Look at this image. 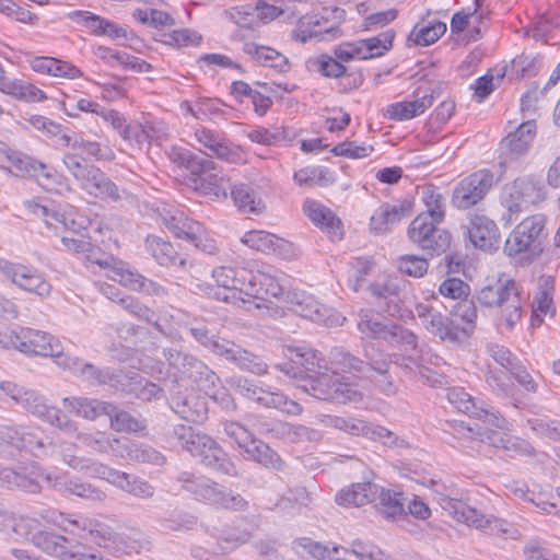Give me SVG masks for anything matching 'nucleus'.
Masks as SVG:
<instances>
[{"mask_svg": "<svg viewBox=\"0 0 560 560\" xmlns=\"http://www.w3.org/2000/svg\"><path fill=\"white\" fill-rule=\"evenodd\" d=\"M178 480L183 483V487L188 492L192 493L198 500L218 506L223 486L208 478L195 477L187 472L182 474Z\"/></svg>", "mask_w": 560, "mask_h": 560, "instance_id": "obj_38", "label": "nucleus"}, {"mask_svg": "<svg viewBox=\"0 0 560 560\" xmlns=\"http://www.w3.org/2000/svg\"><path fill=\"white\" fill-rule=\"evenodd\" d=\"M60 359L61 360L57 361L59 366L73 372L75 375L88 382L102 384L110 381V376L107 371H100L93 364L85 363L78 358H73L67 354L60 357Z\"/></svg>", "mask_w": 560, "mask_h": 560, "instance_id": "obj_46", "label": "nucleus"}, {"mask_svg": "<svg viewBox=\"0 0 560 560\" xmlns=\"http://www.w3.org/2000/svg\"><path fill=\"white\" fill-rule=\"evenodd\" d=\"M24 206L31 214L40 219L46 228L56 235H61L65 231L79 233L86 229L88 220L71 206H48L33 200L25 201Z\"/></svg>", "mask_w": 560, "mask_h": 560, "instance_id": "obj_13", "label": "nucleus"}, {"mask_svg": "<svg viewBox=\"0 0 560 560\" xmlns=\"http://www.w3.org/2000/svg\"><path fill=\"white\" fill-rule=\"evenodd\" d=\"M434 93L431 88L420 86L413 92L415 100L390 104L386 114L390 119L398 121L415 118L432 106L435 98Z\"/></svg>", "mask_w": 560, "mask_h": 560, "instance_id": "obj_32", "label": "nucleus"}, {"mask_svg": "<svg viewBox=\"0 0 560 560\" xmlns=\"http://www.w3.org/2000/svg\"><path fill=\"white\" fill-rule=\"evenodd\" d=\"M194 138L218 159L229 160L233 153L232 143L224 132L197 125L194 127Z\"/></svg>", "mask_w": 560, "mask_h": 560, "instance_id": "obj_36", "label": "nucleus"}, {"mask_svg": "<svg viewBox=\"0 0 560 560\" xmlns=\"http://www.w3.org/2000/svg\"><path fill=\"white\" fill-rule=\"evenodd\" d=\"M63 246L78 254H85L86 267L91 268L96 265L105 270V276L118 282L119 284L142 293L162 295L165 290L159 283L147 279L128 264L114 261L113 258L104 257L98 250L94 249L91 243L61 235Z\"/></svg>", "mask_w": 560, "mask_h": 560, "instance_id": "obj_2", "label": "nucleus"}, {"mask_svg": "<svg viewBox=\"0 0 560 560\" xmlns=\"http://www.w3.org/2000/svg\"><path fill=\"white\" fill-rule=\"evenodd\" d=\"M493 177H464L454 188L452 203L468 209L481 201L493 185Z\"/></svg>", "mask_w": 560, "mask_h": 560, "instance_id": "obj_30", "label": "nucleus"}, {"mask_svg": "<svg viewBox=\"0 0 560 560\" xmlns=\"http://www.w3.org/2000/svg\"><path fill=\"white\" fill-rule=\"evenodd\" d=\"M3 94L25 103H38L47 100L45 92L31 81L16 78H12Z\"/></svg>", "mask_w": 560, "mask_h": 560, "instance_id": "obj_52", "label": "nucleus"}, {"mask_svg": "<svg viewBox=\"0 0 560 560\" xmlns=\"http://www.w3.org/2000/svg\"><path fill=\"white\" fill-rule=\"evenodd\" d=\"M248 425L259 434H272L288 442H298L310 438L311 431L304 425H294L283 421L262 422L248 419Z\"/></svg>", "mask_w": 560, "mask_h": 560, "instance_id": "obj_35", "label": "nucleus"}, {"mask_svg": "<svg viewBox=\"0 0 560 560\" xmlns=\"http://www.w3.org/2000/svg\"><path fill=\"white\" fill-rule=\"evenodd\" d=\"M0 272L22 290L42 298L50 294L51 285L33 267L0 258Z\"/></svg>", "mask_w": 560, "mask_h": 560, "instance_id": "obj_23", "label": "nucleus"}, {"mask_svg": "<svg viewBox=\"0 0 560 560\" xmlns=\"http://www.w3.org/2000/svg\"><path fill=\"white\" fill-rule=\"evenodd\" d=\"M77 184L89 195L96 198L118 199V188L109 177H74Z\"/></svg>", "mask_w": 560, "mask_h": 560, "instance_id": "obj_54", "label": "nucleus"}, {"mask_svg": "<svg viewBox=\"0 0 560 560\" xmlns=\"http://www.w3.org/2000/svg\"><path fill=\"white\" fill-rule=\"evenodd\" d=\"M406 498L398 489L384 488L377 485L373 504L386 518H395L405 513Z\"/></svg>", "mask_w": 560, "mask_h": 560, "instance_id": "obj_42", "label": "nucleus"}, {"mask_svg": "<svg viewBox=\"0 0 560 560\" xmlns=\"http://www.w3.org/2000/svg\"><path fill=\"white\" fill-rule=\"evenodd\" d=\"M412 210L410 200H402L396 203H384L378 207L370 219V230L374 234H384L396 226Z\"/></svg>", "mask_w": 560, "mask_h": 560, "instance_id": "obj_33", "label": "nucleus"}, {"mask_svg": "<svg viewBox=\"0 0 560 560\" xmlns=\"http://www.w3.org/2000/svg\"><path fill=\"white\" fill-rule=\"evenodd\" d=\"M237 388L242 395L265 407L279 409L289 415L302 412V407L294 400L289 399L281 393L265 390L246 378L238 380Z\"/></svg>", "mask_w": 560, "mask_h": 560, "instance_id": "obj_27", "label": "nucleus"}, {"mask_svg": "<svg viewBox=\"0 0 560 560\" xmlns=\"http://www.w3.org/2000/svg\"><path fill=\"white\" fill-rule=\"evenodd\" d=\"M68 19L77 25L84 27L91 35L103 36L108 19L84 10H75L68 13Z\"/></svg>", "mask_w": 560, "mask_h": 560, "instance_id": "obj_62", "label": "nucleus"}, {"mask_svg": "<svg viewBox=\"0 0 560 560\" xmlns=\"http://www.w3.org/2000/svg\"><path fill=\"white\" fill-rule=\"evenodd\" d=\"M395 32L387 30L376 36L359 39L364 59H373L385 55L393 46Z\"/></svg>", "mask_w": 560, "mask_h": 560, "instance_id": "obj_57", "label": "nucleus"}, {"mask_svg": "<svg viewBox=\"0 0 560 560\" xmlns=\"http://www.w3.org/2000/svg\"><path fill=\"white\" fill-rule=\"evenodd\" d=\"M287 302L294 313L327 327L341 326L346 319L341 314L319 303L315 296L304 291H288Z\"/></svg>", "mask_w": 560, "mask_h": 560, "instance_id": "obj_18", "label": "nucleus"}, {"mask_svg": "<svg viewBox=\"0 0 560 560\" xmlns=\"http://www.w3.org/2000/svg\"><path fill=\"white\" fill-rule=\"evenodd\" d=\"M2 444L11 445L15 448H24L35 456L47 453L43 438L38 430H32L24 427L0 425V447Z\"/></svg>", "mask_w": 560, "mask_h": 560, "instance_id": "obj_29", "label": "nucleus"}, {"mask_svg": "<svg viewBox=\"0 0 560 560\" xmlns=\"http://www.w3.org/2000/svg\"><path fill=\"white\" fill-rule=\"evenodd\" d=\"M58 452L62 455L63 462L70 467L83 471L90 477L101 478L115 487L117 486L122 471L114 469L96 460L79 458L72 455H68L62 451Z\"/></svg>", "mask_w": 560, "mask_h": 560, "instance_id": "obj_39", "label": "nucleus"}, {"mask_svg": "<svg viewBox=\"0 0 560 560\" xmlns=\"http://www.w3.org/2000/svg\"><path fill=\"white\" fill-rule=\"evenodd\" d=\"M486 0H474L471 7H467L454 13L451 20L452 33H462L474 20L478 24H483L489 19V10H483Z\"/></svg>", "mask_w": 560, "mask_h": 560, "instance_id": "obj_49", "label": "nucleus"}, {"mask_svg": "<svg viewBox=\"0 0 560 560\" xmlns=\"http://www.w3.org/2000/svg\"><path fill=\"white\" fill-rule=\"evenodd\" d=\"M116 488L140 499H149L154 495V487L142 478L127 472H121Z\"/></svg>", "mask_w": 560, "mask_h": 560, "instance_id": "obj_64", "label": "nucleus"}, {"mask_svg": "<svg viewBox=\"0 0 560 560\" xmlns=\"http://www.w3.org/2000/svg\"><path fill=\"white\" fill-rule=\"evenodd\" d=\"M468 240L474 247L485 252L497 250L500 246L501 234L497 223L483 213H469L465 226Z\"/></svg>", "mask_w": 560, "mask_h": 560, "instance_id": "obj_24", "label": "nucleus"}, {"mask_svg": "<svg viewBox=\"0 0 560 560\" xmlns=\"http://www.w3.org/2000/svg\"><path fill=\"white\" fill-rule=\"evenodd\" d=\"M63 407L75 416L93 421L102 415L112 416L115 406L107 401L86 397H66Z\"/></svg>", "mask_w": 560, "mask_h": 560, "instance_id": "obj_37", "label": "nucleus"}, {"mask_svg": "<svg viewBox=\"0 0 560 560\" xmlns=\"http://www.w3.org/2000/svg\"><path fill=\"white\" fill-rule=\"evenodd\" d=\"M477 298L481 305L499 310L498 325L508 331L515 329L525 313L526 296L521 285L505 276L482 288Z\"/></svg>", "mask_w": 560, "mask_h": 560, "instance_id": "obj_3", "label": "nucleus"}, {"mask_svg": "<svg viewBox=\"0 0 560 560\" xmlns=\"http://www.w3.org/2000/svg\"><path fill=\"white\" fill-rule=\"evenodd\" d=\"M377 491V485L374 482H357L343 488L336 495V502L346 508H359L368 503H373L374 493Z\"/></svg>", "mask_w": 560, "mask_h": 560, "instance_id": "obj_44", "label": "nucleus"}, {"mask_svg": "<svg viewBox=\"0 0 560 560\" xmlns=\"http://www.w3.org/2000/svg\"><path fill=\"white\" fill-rule=\"evenodd\" d=\"M183 183L200 195L214 200H224L228 197L224 177H184Z\"/></svg>", "mask_w": 560, "mask_h": 560, "instance_id": "obj_48", "label": "nucleus"}, {"mask_svg": "<svg viewBox=\"0 0 560 560\" xmlns=\"http://www.w3.org/2000/svg\"><path fill=\"white\" fill-rule=\"evenodd\" d=\"M173 408L183 419L192 422L202 421L207 413V407L203 400L194 395L184 398H175L173 400Z\"/></svg>", "mask_w": 560, "mask_h": 560, "instance_id": "obj_56", "label": "nucleus"}, {"mask_svg": "<svg viewBox=\"0 0 560 560\" xmlns=\"http://www.w3.org/2000/svg\"><path fill=\"white\" fill-rule=\"evenodd\" d=\"M0 347L12 348L27 355L51 357L61 360V342L49 332L28 327L9 328L3 326Z\"/></svg>", "mask_w": 560, "mask_h": 560, "instance_id": "obj_7", "label": "nucleus"}, {"mask_svg": "<svg viewBox=\"0 0 560 560\" xmlns=\"http://www.w3.org/2000/svg\"><path fill=\"white\" fill-rule=\"evenodd\" d=\"M541 68L542 56L539 54L522 52L511 62V73L520 80L535 77Z\"/></svg>", "mask_w": 560, "mask_h": 560, "instance_id": "obj_60", "label": "nucleus"}, {"mask_svg": "<svg viewBox=\"0 0 560 560\" xmlns=\"http://www.w3.org/2000/svg\"><path fill=\"white\" fill-rule=\"evenodd\" d=\"M446 32V24L441 21H430L425 25L416 24L408 35V46H429L435 43Z\"/></svg>", "mask_w": 560, "mask_h": 560, "instance_id": "obj_51", "label": "nucleus"}, {"mask_svg": "<svg viewBox=\"0 0 560 560\" xmlns=\"http://www.w3.org/2000/svg\"><path fill=\"white\" fill-rule=\"evenodd\" d=\"M43 517L70 534L78 536L89 534L95 544L103 548H110V545L117 539L116 534L107 525L94 518L57 512H48Z\"/></svg>", "mask_w": 560, "mask_h": 560, "instance_id": "obj_14", "label": "nucleus"}, {"mask_svg": "<svg viewBox=\"0 0 560 560\" xmlns=\"http://www.w3.org/2000/svg\"><path fill=\"white\" fill-rule=\"evenodd\" d=\"M242 49L260 66L275 69L279 73H285L291 68L289 59L272 47L245 43Z\"/></svg>", "mask_w": 560, "mask_h": 560, "instance_id": "obj_40", "label": "nucleus"}, {"mask_svg": "<svg viewBox=\"0 0 560 560\" xmlns=\"http://www.w3.org/2000/svg\"><path fill=\"white\" fill-rule=\"evenodd\" d=\"M364 357L366 363L349 353L335 350L332 353V364L343 372H363L366 366L370 372L380 376H384L388 372L392 363L389 355L383 353L374 345L365 347Z\"/></svg>", "mask_w": 560, "mask_h": 560, "instance_id": "obj_22", "label": "nucleus"}, {"mask_svg": "<svg viewBox=\"0 0 560 560\" xmlns=\"http://www.w3.org/2000/svg\"><path fill=\"white\" fill-rule=\"evenodd\" d=\"M477 440L488 443L495 448H503L515 454L529 453V445L523 440L489 428L478 429Z\"/></svg>", "mask_w": 560, "mask_h": 560, "instance_id": "obj_45", "label": "nucleus"}, {"mask_svg": "<svg viewBox=\"0 0 560 560\" xmlns=\"http://www.w3.org/2000/svg\"><path fill=\"white\" fill-rule=\"evenodd\" d=\"M173 434L179 445L201 464L224 475H236L235 465L209 435L186 424L175 425Z\"/></svg>", "mask_w": 560, "mask_h": 560, "instance_id": "obj_4", "label": "nucleus"}, {"mask_svg": "<svg viewBox=\"0 0 560 560\" xmlns=\"http://www.w3.org/2000/svg\"><path fill=\"white\" fill-rule=\"evenodd\" d=\"M439 223L430 215L420 213L409 225L410 241L430 255L445 253L451 245V235L445 230L436 229Z\"/></svg>", "mask_w": 560, "mask_h": 560, "instance_id": "obj_17", "label": "nucleus"}, {"mask_svg": "<svg viewBox=\"0 0 560 560\" xmlns=\"http://www.w3.org/2000/svg\"><path fill=\"white\" fill-rule=\"evenodd\" d=\"M546 223L547 215L544 213H536L525 218L516 225L511 236L506 240V253L510 256L517 255L539 244L545 235Z\"/></svg>", "mask_w": 560, "mask_h": 560, "instance_id": "obj_21", "label": "nucleus"}, {"mask_svg": "<svg viewBox=\"0 0 560 560\" xmlns=\"http://www.w3.org/2000/svg\"><path fill=\"white\" fill-rule=\"evenodd\" d=\"M510 200H505L510 212L509 220L513 221L521 212L518 201L538 203L548 196V190L540 177H516L510 186L505 187Z\"/></svg>", "mask_w": 560, "mask_h": 560, "instance_id": "obj_19", "label": "nucleus"}, {"mask_svg": "<svg viewBox=\"0 0 560 560\" xmlns=\"http://www.w3.org/2000/svg\"><path fill=\"white\" fill-rule=\"evenodd\" d=\"M303 212L311 222L327 234L331 241H340L343 237L341 220L325 205L313 199H307L303 203Z\"/></svg>", "mask_w": 560, "mask_h": 560, "instance_id": "obj_28", "label": "nucleus"}, {"mask_svg": "<svg viewBox=\"0 0 560 560\" xmlns=\"http://www.w3.org/2000/svg\"><path fill=\"white\" fill-rule=\"evenodd\" d=\"M358 329L366 337L384 339L393 347L399 348L409 360H417V337L400 326L393 324L373 310H361Z\"/></svg>", "mask_w": 560, "mask_h": 560, "instance_id": "obj_6", "label": "nucleus"}, {"mask_svg": "<svg viewBox=\"0 0 560 560\" xmlns=\"http://www.w3.org/2000/svg\"><path fill=\"white\" fill-rule=\"evenodd\" d=\"M241 241L255 250L273 254L284 259L294 255V247L291 242L266 231L246 232Z\"/></svg>", "mask_w": 560, "mask_h": 560, "instance_id": "obj_31", "label": "nucleus"}, {"mask_svg": "<svg viewBox=\"0 0 560 560\" xmlns=\"http://www.w3.org/2000/svg\"><path fill=\"white\" fill-rule=\"evenodd\" d=\"M307 556L316 560H396L374 544L362 540L342 546L323 545L307 538Z\"/></svg>", "mask_w": 560, "mask_h": 560, "instance_id": "obj_11", "label": "nucleus"}, {"mask_svg": "<svg viewBox=\"0 0 560 560\" xmlns=\"http://www.w3.org/2000/svg\"><path fill=\"white\" fill-rule=\"evenodd\" d=\"M168 362L167 376L174 381L190 380L210 398L222 399L225 392L218 376L201 361L190 354L174 349L164 351Z\"/></svg>", "mask_w": 560, "mask_h": 560, "instance_id": "obj_5", "label": "nucleus"}, {"mask_svg": "<svg viewBox=\"0 0 560 560\" xmlns=\"http://www.w3.org/2000/svg\"><path fill=\"white\" fill-rule=\"evenodd\" d=\"M32 542L45 551L48 555H51L57 558H61L67 560L70 558L71 553L66 551L65 544L67 542V538L63 536L46 533V532H37L32 535Z\"/></svg>", "mask_w": 560, "mask_h": 560, "instance_id": "obj_58", "label": "nucleus"}, {"mask_svg": "<svg viewBox=\"0 0 560 560\" xmlns=\"http://www.w3.org/2000/svg\"><path fill=\"white\" fill-rule=\"evenodd\" d=\"M455 516L459 522L475 527L482 533L500 539L516 540L521 537L520 529L506 520L494 515H486L474 508L457 503L455 506Z\"/></svg>", "mask_w": 560, "mask_h": 560, "instance_id": "obj_16", "label": "nucleus"}, {"mask_svg": "<svg viewBox=\"0 0 560 560\" xmlns=\"http://www.w3.org/2000/svg\"><path fill=\"white\" fill-rule=\"evenodd\" d=\"M231 197L243 212L259 213L265 207L259 192L246 183L234 184L231 188Z\"/></svg>", "mask_w": 560, "mask_h": 560, "instance_id": "obj_47", "label": "nucleus"}, {"mask_svg": "<svg viewBox=\"0 0 560 560\" xmlns=\"http://www.w3.org/2000/svg\"><path fill=\"white\" fill-rule=\"evenodd\" d=\"M244 298L250 301V310H261L256 300L266 298H280L290 285V278L282 271L271 267L261 266L256 271H249Z\"/></svg>", "mask_w": 560, "mask_h": 560, "instance_id": "obj_12", "label": "nucleus"}, {"mask_svg": "<svg viewBox=\"0 0 560 560\" xmlns=\"http://www.w3.org/2000/svg\"><path fill=\"white\" fill-rule=\"evenodd\" d=\"M166 154L173 163L189 171L190 175H202L214 170V162L210 158L199 156L182 147L173 145Z\"/></svg>", "mask_w": 560, "mask_h": 560, "instance_id": "obj_41", "label": "nucleus"}, {"mask_svg": "<svg viewBox=\"0 0 560 560\" xmlns=\"http://www.w3.org/2000/svg\"><path fill=\"white\" fill-rule=\"evenodd\" d=\"M145 250L161 266L175 265L178 258L174 246L166 240L155 235H149L144 242Z\"/></svg>", "mask_w": 560, "mask_h": 560, "instance_id": "obj_53", "label": "nucleus"}, {"mask_svg": "<svg viewBox=\"0 0 560 560\" xmlns=\"http://www.w3.org/2000/svg\"><path fill=\"white\" fill-rule=\"evenodd\" d=\"M327 23V19L320 14L305 15L299 21L298 27L293 32V37L301 43H306L315 37L323 40L339 37L341 34L340 28L334 25L326 26Z\"/></svg>", "mask_w": 560, "mask_h": 560, "instance_id": "obj_34", "label": "nucleus"}, {"mask_svg": "<svg viewBox=\"0 0 560 560\" xmlns=\"http://www.w3.org/2000/svg\"><path fill=\"white\" fill-rule=\"evenodd\" d=\"M4 397L11 398L15 404L65 432L77 431L74 421L63 416L56 407L48 406L45 399L34 390L25 389L9 381H0V399Z\"/></svg>", "mask_w": 560, "mask_h": 560, "instance_id": "obj_9", "label": "nucleus"}, {"mask_svg": "<svg viewBox=\"0 0 560 560\" xmlns=\"http://www.w3.org/2000/svg\"><path fill=\"white\" fill-rule=\"evenodd\" d=\"M212 277L217 284L225 289L230 294L220 295L214 293L215 298L223 301L232 299L234 303L241 302L246 310H250V301L244 298L247 278L249 271L242 269L235 270L232 267L222 266L212 271Z\"/></svg>", "mask_w": 560, "mask_h": 560, "instance_id": "obj_26", "label": "nucleus"}, {"mask_svg": "<svg viewBox=\"0 0 560 560\" xmlns=\"http://www.w3.org/2000/svg\"><path fill=\"white\" fill-rule=\"evenodd\" d=\"M225 434L242 448L246 458L253 459L268 468L280 469L282 466L279 455L266 443L254 438L250 425L228 421L224 424Z\"/></svg>", "mask_w": 560, "mask_h": 560, "instance_id": "obj_15", "label": "nucleus"}, {"mask_svg": "<svg viewBox=\"0 0 560 560\" xmlns=\"http://www.w3.org/2000/svg\"><path fill=\"white\" fill-rule=\"evenodd\" d=\"M247 137L256 143L265 145H275L280 142H290L295 138V131L285 127L264 128L257 127L252 129Z\"/></svg>", "mask_w": 560, "mask_h": 560, "instance_id": "obj_55", "label": "nucleus"}, {"mask_svg": "<svg viewBox=\"0 0 560 560\" xmlns=\"http://www.w3.org/2000/svg\"><path fill=\"white\" fill-rule=\"evenodd\" d=\"M124 451L119 452L120 457L135 462L149 463L152 465H163L165 457L153 447L128 440L121 441Z\"/></svg>", "mask_w": 560, "mask_h": 560, "instance_id": "obj_50", "label": "nucleus"}, {"mask_svg": "<svg viewBox=\"0 0 560 560\" xmlns=\"http://www.w3.org/2000/svg\"><path fill=\"white\" fill-rule=\"evenodd\" d=\"M299 388L317 399L338 404L354 402L362 398V393L357 385L348 382L338 372L328 369L316 376L307 375L302 378Z\"/></svg>", "mask_w": 560, "mask_h": 560, "instance_id": "obj_10", "label": "nucleus"}, {"mask_svg": "<svg viewBox=\"0 0 560 560\" xmlns=\"http://www.w3.org/2000/svg\"><path fill=\"white\" fill-rule=\"evenodd\" d=\"M536 135V124L528 120L521 124L517 129L510 133L501 142V149L509 152L511 159L527 152Z\"/></svg>", "mask_w": 560, "mask_h": 560, "instance_id": "obj_43", "label": "nucleus"}, {"mask_svg": "<svg viewBox=\"0 0 560 560\" xmlns=\"http://www.w3.org/2000/svg\"><path fill=\"white\" fill-rule=\"evenodd\" d=\"M42 479H47L40 471H32V476L20 474L10 468L0 470V480L8 487H18L28 492H36Z\"/></svg>", "mask_w": 560, "mask_h": 560, "instance_id": "obj_59", "label": "nucleus"}, {"mask_svg": "<svg viewBox=\"0 0 560 560\" xmlns=\"http://www.w3.org/2000/svg\"><path fill=\"white\" fill-rule=\"evenodd\" d=\"M319 421L324 427L334 428L352 435H362L374 441H381L385 445H394L397 440L394 433L386 428L372 425L354 417L325 415L320 417Z\"/></svg>", "mask_w": 560, "mask_h": 560, "instance_id": "obj_20", "label": "nucleus"}, {"mask_svg": "<svg viewBox=\"0 0 560 560\" xmlns=\"http://www.w3.org/2000/svg\"><path fill=\"white\" fill-rule=\"evenodd\" d=\"M421 200L424 203L427 211L421 214H428L435 219L436 222H442L445 217V202L443 195L433 185L424 186L421 190Z\"/></svg>", "mask_w": 560, "mask_h": 560, "instance_id": "obj_63", "label": "nucleus"}, {"mask_svg": "<svg viewBox=\"0 0 560 560\" xmlns=\"http://www.w3.org/2000/svg\"><path fill=\"white\" fill-rule=\"evenodd\" d=\"M448 401L460 412L483 420L485 423L498 429H504L505 419L489 409L482 401H477L462 387L451 388Z\"/></svg>", "mask_w": 560, "mask_h": 560, "instance_id": "obj_25", "label": "nucleus"}, {"mask_svg": "<svg viewBox=\"0 0 560 560\" xmlns=\"http://www.w3.org/2000/svg\"><path fill=\"white\" fill-rule=\"evenodd\" d=\"M413 314L427 331L450 342H463L470 338L478 317L477 307L471 300L458 301L448 316L422 302L415 305Z\"/></svg>", "mask_w": 560, "mask_h": 560, "instance_id": "obj_1", "label": "nucleus"}, {"mask_svg": "<svg viewBox=\"0 0 560 560\" xmlns=\"http://www.w3.org/2000/svg\"><path fill=\"white\" fill-rule=\"evenodd\" d=\"M285 357L294 364L304 368L306 371H314L322 368L323 358L320 353L306 346H288Z\"/></svg>", "mask_w": 560, "mask_h": 560, "instance_id": "obj_61", "label": "nucleus"}, {"mask_svg": "<svg viewBox=\"0 0 560 560\" xmlns=\"http://www.w3.org/2000/svg\"><path fill=\"white\" fill-rule=\"evenodd\" d=\"M152 210L176 237L192 243L208 254L217 250L214 241L208 237L202 224L188 219L183 211L162 201L153 202Z\"/></svg>", "mask_w": 560, "mask_h": 560, "instance_id": "obj_8", "label": "nucleus"}]
</instances>
